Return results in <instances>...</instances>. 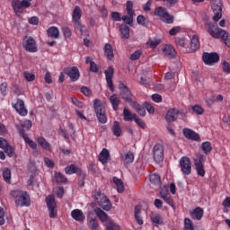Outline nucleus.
Masks as SVG:
<instances>
[{
    "label": "nucleus",
    "mask_w": 230,
    "mask_h": 230,
    "mask_svg": "<svg viewBox=\"0 0 230 230\" xmlns=\"http://www.w3.org/2000/svg\"><path fill=\"white\" fill-rule=\"evenodd\" d=\"M11 197L14 199V203L16 208H28L31 201L30 199V195L27 191H22L20 190H12L10 192Z\"/></svg>",
    "instance_id": "f257e3e1"
},
{
    "label": "nucleus",
    "mask_w": 230,
    "mask_h": 230,
    "mask_svg": "<svg viewBox=\"0 0 230 230\" xmlns=\"http://www.w3.org/2000/svg\"><path fill=\"white\" fill-rule=\"evenodd\" d=\"M209 34L214 39H222L227 46V48H230V40H229V32L226 31H224L223 29H220L218 27H215V24H209L208 25Z\"/></svg>",
    "instance_id": "f03ea898"
},
{
    "label": "nucleus",
    "mask_w": 230,
    "mask_h": 230,
    "mask_svg": "<svg viewBox=\"0 0 230 230\" xmlns=\"http://www.w3.org/2000/svg\"><path fill=\"white\" fill-rule=\"evenodd\" d=\"M93 109L97 116L99 123L102 125L107 123V112L105 111V105L99 99L93 101Z\"/></svg>",
    "instance_id": "7ed1b4c3"
},
{
    "label": "nucleus",
    "mask_w": 230,
    "mask_h": 230,
    "mask_svg": "<svg viewBox=\"0 0 230 230\" xmlns=\"http://www.w3.org/2000/svg\"><path fill=\"white\" fill-rule=\"evenodd\" d=\"M94 199L100 208L104 211H111V209H112V203H111V199H108L105 194L102 193V191L96 190L94 192Z\"/></svg>",
    "instance_id": "20e7f679"
},
{
    "label": "nucleus",
    "mask_w": 230,
    "mask_h": 230,
    "mask_svg": "<svg viewBox=\"0 0 230 230\" xmlns=\"http://www.w3.org/2000/svg\"><path fill=\"white\" fill-rule=\"evenodd\" d=\"M133 8L134 3L130 0H128L126 3V10L128 15H123L121 21H123L124 24H128V26H132L134 24V15H136V12Z\"/></svg>",
    "instance_id": "39448f33"
},
{
    "label": "nucleus",
    "mask_w": 230,
    "mask_h": 230,
    "mask_svg": "<svg viewBox=\"0 0 230 230\" xmlns=\"http://www.w3.org/2000/svg\"><path fill=\"white\" fill-rule=\"evenodd\" d=\"M155 15L160 17L161 21L166 24H173L174 18L172 14L168 13V10H166V8L162 6L157 7L155 11Z\"/></svg>",
    "instance_id": "423d86ee"
},
{
    "label": "nucleus",
    "mask_w": 230,
    "mask_h": 230,
    "mask_svg": "<svg viewBox=\"0 0 230 230\" xmlns=\"http://www.w3.org/2000/svg\"><path fill=\"white\" fill-rule=\"evenodd\" d=\"M204 161H206V155H204L197 154L194 157L196 172L199 177H204V175H206V171L204 170Z\"/></svg>",
    "instance_id": "0eeeda50"
},
{
    "label": "nucleus",
    "mask_w": 230,
    "mask_h": 230,
    "mask_svg": "<svg viewBox=\"0 0 230 230\" xmlns=\"http://www.w3.org/2000/svg\"><path fill=\"white\" fill-rule=\"evenodd\" d=\"M119 90L120 91V96L122 100L132 105V103H134V101H132L134 95L132 94V91H130V88H128V86H127L125 84L119 83Z\"/></svg>",
    "instance_id": "6e6552de"
},
{
    "label": "nucleus",
    "mask_w": 230,
    "mask_h": 230,
    "mask_svg": "<svg viewBox=\"0 0 230 230\" xmlns=\"http://www.w3.org/2000/svg\"><path fill=\"white\" fill-rule=\"evenodd\" d=\"M202 58L206 66H215V64L220 62V56L217 52H205L203 53Z\"/></svg>",
    "instance_id": "1a4fd4ad"
},
{
    "label": "nucleus",
    "mask_w": 230,
    "mask_h": 230,
    "mask_svg": "<svg viewBox=\"0 0 230 230\" xmlns=\"http://www.w3.org/2000/svg\"><path fill=\"white\" fill-rule=\"evenodd\" d=\"M153 157L155 163H163L164 161V146L155 144L153 148Z\"/></svg>",
    "instance_id": "9d476101"
},
{
    "label": "nucleus",
    "mask_w": 230,
    "mask_h": 230,
    "mask_svg": "<svg viewBox=\"0 0 230 230\" xmlns=\"http://www.w3.org/2000/svg\"><path fill=\"white\" fill-rule=\"evenodd\" d=\"M180 166L183 175H190L191 173V160L188 156L181 158Z\"/></svg>",
    "instance_id": "9b49d317"
},
{
    "label": "nucleus",
    "mask_w": 230,
    "mask_h": 230,
    "mask_svg": "<svg viewBox=\"0 0 230 230\" xmlns=\"http://www.w3.org/2000/svg\"><path fill=\"white\" fill-rule=\"evenodd\" d=\"M46 202L49 211V217L55 218V217H57V211H55V209L57 208V201L55 200V196H48L46 198Z\"/></svg>",
    "instance_id": "f8f14e48"
},
{
    "label": "nucleus",
    "mask_w": 230,
    "mask_h": 230,
    "mask_svg": "<svg viewBox=\"0 0 230 230\" xmlns=\"http://www.w3.org/2000/svg\"><path fill=\"white\" fill-rule=\"evenodd\" d=\"M214 12L213 21L218 22L222 19V0H216L212 5Z\"/></svg>",
    "instance_id": "ddd939ff"
},
{
    "label": "nucleus",
    "mask_w": 230,
    "mask_h": 230,
    "mask_svg": "<svg viewBox=\"0 0 230 230\" xmlns=\"http://www.w3.org/2000/svg\"><path fill=\"white\" fill-rule=\"evenodd\" d=\"M16 128L19 134H21L22 137L24 139L25 143H27V145H29V146L33 150H37V143L30 139V137H28V134L24 133V126L16 125Z\"/></svg>",
    "instance_id": "4468645a"
},
{
    "label": "nucleus",
    "mask_w": 230,
    "mask_h": 230,
    "mask_svg": "<svg viewBox=\"0 0 230 230\" xmlns=\"http://www.w3.org/2000/svg\"><path fill=\"white\" fill-rule=\"evenodd\" d=\"M64 73L69 76L71 82H76L80 78V70L77 66L66 67L64 69Z\"/></svg>",
    "instance_id": "2eb2a0df"
},
{
    "label": "nucleus",
    "mask_w": 230,
    "mask_h": 230,
    "mask_svg": "<svg viewBox=\"0 0 230 230\" xmlns=\"http://www.w3.org/2000/svg\"><path fill=\"white\" fill-rule=\"evenodd\" d=\"M23 40V48L25 51H29L30 53H36L37 43H35V40H33L31 37H26Z\"/></svg>",
    "instance_id": "dca6fc26"
},
{
    "label": "nucleus",
    "mask_w": 230,
    "mask_h": 230,
    "mask_svg": "<svg viewBox=\"0 0 230 230\" xmlns=\"http://www.w3.org/2000/svg\"><path fill=\"white\" fill-rule=\"evenodd\" d=\"M104 75L106 76L108 87L111 89V93H114V84L112 83V76H114V68L112 66H109L108 69L104 71Z\"/></svg>",
    "instance_id": "f3484780"
},
{
    "label": "nucleus",
    "mask_w": 230,
    "mask_h": 230,
    "mask_svg": "<svg viewBox=\"0 0 230 230\" xmlns=\"http://www.w3.org/2000/svg\"><path fill=\"white\" fill-rule=\"evenodd\" d=\"M184 137L191 141H200V136L194 132L192 129L185 128L182 130Z\"/></svg>",
    "instance_id": "a211bd4d"
},
{
    "label": "nucleus",
    "mask_w": 230,
    "mask_h": 230,
    "mask_svg": "<svg viewBox=\"0 0 230 230\" xmlns=\"http://www.w3.org/2000/svg\"><path fill=\"white\" fill-rule=\"evenodd\" d=\"M179 118V110L176 108H172L167 111L165 116L166 121L169 123H173Z\"/></svg>",
    "instance_id": "6ab92c4d"
},
{
    "label": "nucleus",
    "mask_w": 230,
    "mask_h": 230,
    "mask_svg": "<svg viewBox=\"0 0 230 230\" xmlns=\"http://www.w3.org/2000/svg\"><path fill=\"white\" fill-rule=\"evenodd\" d=\"M16 111L20 116H27L28 115V110H26V107L24 106V101L18 100L17 102L13 105Z\"/></svg>",
    "instance_id": "aec40b11"
},
{
    "label": "nucleus",
    "mask_w": 230,
    "mask_h": 230,
    "mask_svg": "<svg viewBox=\"0 0 230 230\" xmlns=\"http://www.w3.org/2000/svg\"><path fill=\"white\" fill-rule=\"evenodd\" d=\"M162 51L164 55L171 57V58H175V57H177V52L175 51V49L172 45H164L162 49Z\"/></svg>",
    "instance_id": "412c9836"
},
{
    "label": "nucleus",
    "mask_w": 230,
    "mask_h": 230,
    "mask_svg": "<svg viewBox=\"0 0 230 230\" xmlns=\"http://www.w3.org/2000/svg\"><path fill=\"white\" fill-rule=\"evenodd\" d=\"M71 217L76 222H84V220H85V216L84 215V212L78 208L74 209L71 212Z\"/></svg>",
    "instance_id": "4be33fe9"
},
{
    "label": "nucleus",
    "mask_w": 230,
    "mask_h": 230,
    "mask_svg": "<svg viewBox=\"0 0 230 230\" xmlns=\"http://www.w3.org/2000/svg\"><path fill=\"white\" fill-rule=\"evenodd\" d=\"M110 159H111V153H109V150L107 148H103L99 155V161L102 164H107Z\"/></svg>",
    "instance_id": "5701e85b"
},
{
    "label": "nucleus",
    "mask_w": 230,
    "mask_h": 230,
    "mask_svg": "<svg viewBox=\"0 0 230 230\" xmlns=\"http://www.w3.org/2000/svg\"><path fill=\"white\" fill-rule=\"evenodd\" d=\"M73 21L75 24H80V19H82V9L80 6L76 5L73 11L72 14Z\"/></svg>",
    "instance_id": "b1692460"
},
{
    "label": "nucleus",
    "mask_w": 230,
    "mask_h": 230,
    "mask_svg": "<svg viewBox=\"0 0 230 230\" xmlns=\"http://www.w3.org/2000/svg\"><path fill=\"white\" fill-rule=\"evenodd\" d=\"M131 107L135 109V111L137 112V114H139V116H142V117L146 116V110L144 104L143 106H141V104L135 102H131Z\"/></svg>",
    "instance_id": "393cba45"
},
{
    "label": "nucleus",
    "mask_w": 230,
    "mask_h": 230,
    "mask_svg": "<svg viewBox=\"0 0 230 230\" xmlns=\"http://www.w3.org/2000/svg\"><path fill=\"white\" fill-rule=\"evenodd\" d=\"M65 172L67 175H73V173H77V175H82V169L75 166V164H70L65 168Z\"/></svg>",
    "instance_id": "a878e982"
},
{
    "label": "nucleus",
    "mask_w": 230,
    "mask_h": 230,
    "mask_svg": "<svg viewBox=\"0 0 230 230\" xmlns=\"http://www.w3.org/2000/svg\"><path fill=\"white\" fill-rule=\"evenodd\" d=\"M103 51L108 60H112L114 58V49H112V45H111L110 43H107L104 46Z\"/></svg>",
    "instance_id": "bb28decb"
},
{
    "label": "nucleus",
    "mask_w": 230,
    "mask_h": 230,
    "mask_svg": "<svg viewBox=\"0 0 230 230\" xmlns=\"http://www.w3.org/2000/svg\"><path fill=\"white\" fill-rule=\"evenodd\" d=\"M119 32L121 39H128L130 37V28L127 24H121L119 26Z\"/></svg>",
    "instance_id": "cd10ccee"
},
{
    "label": "nucleus",
    "mask_w": 230,
    "mask_h": 230,
    "mask_svg": "<svg viewBox=\"0 0 230 230\" xmlns=\"http://www.w3.org/2000/svg\"><path fill=\"white\" fill-rule=\"evenodd\" d=\"M191 217L194 220H201L202 217H204V209L197 207L191 213Z\"/></svg>",
    "instance_id": "c85d7f7f"
},
{
    "label": "nucleus",
    "mask_w": 230,
    "mask_h": 230,
    "mask_svg": "<svg viewBox=\"0 0 230 230\" xmlns=\"http://www.w3.org/2000/svg\"><path fill=\"white\" fill-rule=\"evenodd\" d=\"M121 161L124 164H130V163H134V153L129 151L124 154V155H121Z\"/></svg>",
    "instance_id": "c756f323"
},
{
    "label": "nucleus",
    "mask_w": 230,
    "mask_h": 230,
    "mask_svg": "<svg viewBox=\"0 0 230 230\" xmlns=\"http://www.w3.org/2000/svg\"><path fill=\"white\" fill-rule=\"evenodd\" d=\"M113 182L117 186L118 193H123L125 191V185L123 184V181L118 177L113 178Z\"/></svg>",
    "instance_id": "7c9ffc66"
},
{
    "label": "nucleus",
    "mask_w": 230,
    "mask_h": 230,
    "mask_svg": "<svg viewBox=\"0 0 230 230\" xmlns=\"http://www.w3.org/2000/svg\"><path fill=\"white\" fill-rule=\"evenodd\" d=\"M94 213L100 218L101 222H107L109 217L107 216V213H105L103 210H102V208H96L94 209Z\"/></svg>",
    "instance_id": "2f4dec72"
},
{
    "label": "nucleus",
    "mask_w": 230,
    "mask_h": 230,
    "mask_svg": "<svg viewBox=\"0 0 230 230\" xmlns=\"http://www.w3.org/2000/svg\"><path fill=\"white\" fill-rule=\"evenodd\" d=\"M200 48V42L199 41V37L197 35H194L190 41V49L191 51H197V49H199Z\"/></svg>",
    "instance_id": "473e14b6"
},
{
    "label": "nucleus",
    "mask_w": 230,
    "mask_h": 230,
    "mask_svg": "<svg viewBox=\"0 0 230 230\" xmlns=\"http://www.w3.org/2000/svg\"><path fill=\"white\" fill-rule=\"evenodd\" d=\"M47 35L49 37H51V39H58V37H59L58 28H57V27L49 28L47 31Z\"/></svg>",
    "instance_id": "72a5a7b5"
},
{
    "label": "nucleus",
    "mask_w": 230,
    "mask_h": 230,
    "mask_svg": "<svg viewBox=\"0 0 230 230\" xmlns=\"http://www.w3.org/2000/svg\"><path fill=\"white\" fill-rule=\"evenodd\" d=\"M38 143L41 147L44 148V150H51V145L49 144V142L46 141V138H44L43 137H38Z\"/></svg>",
    "instance_id": "f704fd0d"
},
{
    "label": "nucleus",
    "mask_w": 230,
    "mask_h": 230,
    "mask_svg": "<svg viewBox=\"0 0 230 230\" xmlns=\"http://www.w3.org/2000/svg\"><path fill=\"white\" fill-rule=\"evenodd\" d=\"M12 5L15 13H22V12L24 11L22 5L21 4V1L19 0H13Z\"/></svg>",
    "instance_id": "c9c22d12"
},
{
    "label": "nucleus",
    "mask_w": 230,
    "mask_h": 230,
    "mask_svg": "<svg viewBox=\"0 0 230 230\" xmlns=\"http://www.w3.org/2000/svg\"><path fill=\"white\" fill-rule=\"evenodd\" d=\"M201 150L206 154V155H209L211 154V150H213V146H211V142H203L201 144Z\"/></svg>",
    "instance_id": "e433bc0d"
},
{
    "label": "nucleus",
    "mask_w": 230,
    "mask_h": 230,
    "mask_svg": "<svg viewBox=\"0 0 230 230\" xmlns=\"http://www.w3.org/2000/svg\"><path fill=\"white\" fill-rule=\"evenodd\" d=\"M141 206L137 205L135 207V219L139 226H143V219L141 218Z\"/></svg>",
    "instance_id": "4c0bfd02"
},
{
    "label": "nucleus",
    "mask_w": 230,
    "mask_h": 230,
    "mask_svg": "<svg viewBox=\"0 0 230 230\" xmlns=\"http://www.w3.org/2000/svg\"><path fill=\"white\" fill-rule=\"evenodd\" d=\"M3 178L7 184H12V171L8 168H4L3 171Z\"/></svg>",
    "instance_id": "58836bf2"
},
{
    "label": "nucleus",
    "mask_w": 230,
    "mask_h": 230,
    "mask_svg": "<svg viewBox=\"0 0 230 230\" xmlns=\"http://www.w3.org/2000/svg\"><path fill=\"white\" fill-rule=\"evenodd\" d=\"M112 132L116 137H119V136H121L122 130L119 121L113 122Z\"/></svg>",
    "instance_id": "ea45409f"
},
{
    "label": "nucleus",
    "mask_w": 230,
    "mask_h": 230,
    "mask_svg": "<svg viewBox=\"0 0 230 230\" xmlns=\"http://www.w3.org/2000/svg\"><path fill=\"white\" fill-rule=\"evenodd\" d=\"M124 114V121H132V119H136L137 114H132L128 109L125 108L123 111Z\"/></svg>",
    "instance_id": "a19ab883"
},
{
    "label": "nucleus",
    "mask_w": 230,
    "mask_h": 230,
    "mask_svg": "<svg viewBox=\"0 0 230 230\" xmlns=\"http://www.w3.org/2000/svg\"><path fill=\"white\" fill-rule=\"evenodd\" d=\"M110 102L114 109V111H118V107L119 105V98H118V94L114 93L110 97Z\"/></svg>",
    "instance_id": "79ce46f5"
},
{
    "label": "nucleus",
    "mask_w": 230,
    "mask_h": 230,
    "mask_svg": "<svg viewBox=\"0 0 230 230\" xmlns=\"http://www.w3.org/2000/svg\"><path fill=\"white\" fill-rule=\"evenodd\" d=\"M150 218H151V221L153 222V224H155V226H159V225L163 224V218L161 217V216L159 214L152 213L150 215Z\"/></svg>",
    "instance_id": "37998d69"
},
{
    "label": "nucleus",
    "mask_w": 230,
    "mask_h": 230,
    "mask_svg": "<svg viewBox=\"0 0 230 230\" xmlns=\"http://www.w3.org/2000/svg\"><path fill=\"white\" fill-rule=\"evenodd\" d=\"M88 227L91 230H99L98 229V220L95 218H90L88 223Z\"/></svg>",
    "instance_id": "c03bdc74"
},
{
    "label": "nucleus",
    "mask_w": 230,
    "mask_h": 230,
    "mask_svg": "<svg viewBox=\"0 0 230 230\" xmlns=\"http://www.w3.org/2000/svg\"><path fill=\"white\" fill-rule=\"evenodd\" d=\"M56 182H67V178L62 172L55 173Z\"/></svg>",
    "instance_id": "a18cd8bd"
},
{
    "label": "nucleus",
    "mask_w": 230,
    "mask_h": 230,
    "mask_svg": "<svg viewBox=\"0 0 230 230\" xmlns=\"http://www.w3.org/2000/svg\"><path fill=\"white\" fill-rule=\"evenodd\" d=\"M149 181L153 184H161V177L157 174H152L149 176Z\"/></svg>",
    "instance_id": "49530a36"
},
{
    "label": "nucleus",
    "mask_w": 230,
    "mask_h": 230,
    "mask_svg": "<svg viewBox=\"0 0 230 230\" xmlns=\"http://www.w3.org/2000/svg\"><path fill=\"white\" fill-rule=\"evenodd\" d=\"M184 230H195L193 228V223H191V219L190 218L184 219Z\"/></svg>",
    "instance_id": "de8ad7c7"
},
{
    "label": "nucleus",
    "mask_w": 230,
    "mask_h": 230,
    "mask_svg": "<svg viewBox=\"0 0 230 230\" xmlns=\"http://www.w3.org/2000/svg\"><path fill=\"white\" fill-rule=\"evenodd\" d=\"M168 195H170V190H168V186H164L160 191V197L164 199L168 198Z\"/></svg>",
    "instance_id": "09e8293b"
},
{
    "label": "nucleus",
    "mask_w": 230,
    "mask_h": 230,
    "mask_svg": "<svg viewBox=\"0 0 230 230\" xmlns=\"http://www.w3.org/2000/svg\"><path fill=\"white\" fill-rule=\"evenodd\" d=\"M146 44L147 46H150V48L155 49L156 46L161 44V40H149Z\"/></svg>",
    "instance_id": "8fccbe9b"
},
{
    "label": "nucleus",
    "mask_w": 230,
    "mask_h": 230,
    "mask_svg": "<svg viewBox=\"0 0 230 230\" xmlns=\"http://www.w3.org/2000/svg\"><path fill=\"white\" fill-rule=\"evenodd\" d=\"M23 76L27 82H33V80H35V74H31L28 71L23 73Z\"/></svg>",
    "instance_id": "3c124183"
},
{
    "label": "nucleus",
    "mask_w": 230,
    "mask_h": 230,
    "mask_svg": "<svg viewBox=\"0 0 230 230\" xmlns=\"http://www.w3.org/2000/svg\"><path fill=\"white\" fill-rule=\"evenodd\" d=\"M144 109H146L149 114H154V112H155L154 106L147 102H144Z\"/></svg>",
    "instance_id": "603ef678"
},
{
    "label": "nucleus",
    "mask_w": 230,
    "mask_h": 230,
    "mask_svg": "<svg viewBox=\"0 0 230 230\" xmlns=\"http://www.w3.org/2000/svg\"><path fill=\"white\" fill-rule=\"evenodd\" d=\"M192 111L198 115H202L204 114V109L200 107L199 105H194L192 106Z\"/></svg>",
    "instance_id": "864d4df0"
},
{
    "label": "nucleus",
    "mask_w": 230,
    "mask_h": 230,
    "mask_svg": "<svg viewBox=\"0 0 230 230\" xmlns=\"http://www.w3.org/2000/svg\"><path fill=\"white\" fill-rule=\"evenodd\" d=\"M106 230H119V226L114 222H109L107 223Z\"/></svg>",
    "instance_id": "5fc2aeb1"
},
{
    "label": "nucleus",
    "mask_w": 230,
    "mask_h": 230,
    "mask_svg": "<svg viewBox=\"0 0 230 230\" xmlns=\"http://www.w3.org/2000/svg\"><path fill=\"white\" fill-rule=\"evenodd\" d=\"M4 149L8 157H13V147L12 146H6Z\"/></svg>",
    "instance_id": "6e6d98bb"
},
{
    "label": "nucleus",
    "mask_w": 230,
    "mask_h": 230,
    "mask_svg": "<svg viewBox=\"0 0 230 230\" xmlns=\"http://www.w3.org/2000/svg\"><path fill=\"white\" fill-rule=\"evenodd\" d=\"M137 24H139L140 26H145L146 22V18L140 14L137 17Z\"/></svg>",
    "instance_id": "4d7b16f0"
},
{
    "label": "nucleus",
    "mask_w": 230,
    "mask_h": 230,
    "mask_svg": "<svg viewBox=\"0 0 230 230\" xmlns=\"http://www.w3.org/2000/svg\"><path fill=\"white\" fill-rule=\"evenodd\" d=\"M111 17L112 21H115V22H119L122 19L121 14H119V13L118 12H112L111 14Z\"/></svg>",
    "instance_id": "13d9d810"
},
{
    "label": "nucleus",
    "mask_w": 230,
    "mask_h": 230,
    "mask_svg": "<svg viewBox=\"0 0 230 230\" xmlns=\"http://www.w3.org/2000/svg\"><path fill=\"white\" fill-rule=\"evenodd\" d=\"M141 57V50H137L130 56V60H139Z\"/></svg>",
    "instance_id": "bf43d9fd"
},
{
    "label": "nucleus",
    "mask_w": 230,
    "mask_h": 230,
    "mask_svg": "<svg viewBox=\"0 0 230 230\" xmlns=\"http://www.w3.org/2000/svg\"><path fill=\"white\" fill-rule=\"evenodd\" d=\"M151 80H152V78L150 76H147V77L142 76L140 78V84H142V85H150Z\"/></svg>",
    "instance_id": "052dcab7"
},
{
    "label": "nucleus",
    "mask_w": 230,
    "mask_h": 230,
    "mask_svg": "<svg viewBox=\"0 0 230 230\" xmlns=\"http://www.w3.org/2000/svg\"><path fill=\"white\" fill-rule=\"evenodd\" d=\"M180 31H181V27L179 26L173 27L169 31V35H171V37H173L174 35H177V33H179Z\"/></svg>",
    "instance_id": "680f3d73"
},
{
    "label": "nucleus",
    "mask_w": 230,
    "mask_h": 230,
    "mask_svg": "<svg viewBox=\"0 0 230 230\" xmlns=\"http://www.w3.org/2000/svg\"><path fill=\"white\" fill-rule=\"evenodd\" d=\"M44 163H45L46 166H48V168L55 167V163L48 157L44 158Z\"/></svg>",
    "instance_id": "e2e57ef3"
},
{
    "label": "nucleus",
    "mask_w": 230,
    "mask_h": 230,
    "mask_svg": "<svg viewBox=\"0 0 230 230\" xmlns=\"http://www.w3.org/2000/svg\"><path fill=\"white\" fill-rule=\"evenodd\" d=\"M152 100L156 103H161V102H163V97L159 93H155L152 95Z\"/></svg>",
    "instance_id": "0e129e2a"
},
{
    "label": "nucleus",
    "mask_w": 230,
    "mask_h": 230,
    "mask_svg": "<svg viewBox=\"0 0 230 230\" xmlns=\"http://www.w3.org/2000/svg\"><path fill=\"white\" fill-rule=\"evenodd\" d=\"M223 71L226 73V75L230 73V64L227 61L223 62Z\"/></svg>",
    "instance_id": "69168bd1"
},
{
    "label": "nucleus",
    "mask_w": 230,
    "mask_h": 230,
    "mask_svg": "<svg viewBox=\"0 0 230 230\" xmlns=\"http://www.w3.org/2000/svg\"><path fill=\"white\" fill-rule=\"evenodd\" d=\"M29 24H32L33 26L39 25V17L32 16L29 19Z\"/></svg>",
    "instance_id": "338daca9"
},
{
    "label": "nucleus",
    "mask_w": 230,
    "mask_h": 230,
    "mask_svg": "<svg viewBox=\"0 0 230 230\" xmlns=\"http://www.w3.org/2000/svg\"><path fill=\"white\" fill-rule=\"evenodd\" d=\"M81 93H83L84 96H91L92 94L91 89H89L87 86H83L81 88Z\"/></svg>",
    "instance_id": "774afa93"
}]
</instances>
